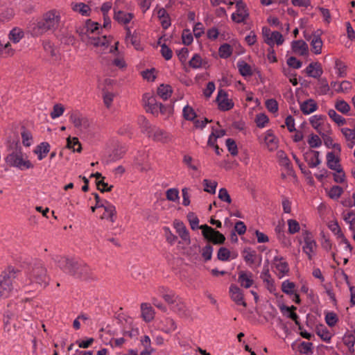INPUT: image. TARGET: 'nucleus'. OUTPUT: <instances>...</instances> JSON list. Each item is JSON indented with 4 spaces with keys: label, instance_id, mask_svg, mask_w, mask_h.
<instances>
[{
    "label": "nucleus",
    "instance_id": "nucleus-1",
    "mask_svg": "<svg viewBox=\"0 0 355 355\" xmlns=\"http://www.w3.org/2000/svg\"><path fill=\"white\" fill-rule=\"evenodd\" d=\"M60 21V13L53 10L45 13L42 18L30 21L28 29L33 36H39L48 31L56 29Z\"/></svg>",
    "mask_w": 355,
    "mask_h": 355
},
{
    "label": "nucleus",
    "instance_id": "nucleus-2",
    "mask_svg": "<svg viewBox=\"0 0 355 355\" xmlns=\"http://www.w3.org/2000/svg\"><path fill=\"white\" fill-rule=\"evenodd\" d=\"M49 282L46 269L42 262L38 261L31 266L24 280H21V286L31 285L35 288H44Z\"/></svg>",
    "mask_w": 355,
    "mask_h": 355
},
{
    "label": "nucleus",
    "instance_id": "nucleus-3",
    "mask_svg": "<svg viewBox=\"0 0 355 355\" xmlns=\"http://www.w3.org/2000/svg\"><path fill=\"white\" fill-rule=\"evenodd\" d=\"M55 261L61 270L73 276L86 277L89 275L90 269L83 261L61 256H57Z\"/></svg>",
    "mask_w": 355,
    "mask_h": 355
},
{
    "label": "nucleus",
    "instance_id": "nucleus-4",
    "mask_svg": "<svg viewBox=\"0 0 355 355\" xmlns=\"http://www.w3.org/2000/svg\"><path fill=\"white\" fill-rule=\"evenodd\" d=\"M21 273L8 267L0 276V297H8L13 290L19 288L21 286L19 284Z\"/></svg>",
    "mask_w": 355,
    "mask_h": 355
},
{
    "label": "nucleus",
    "instance_id": "nucleus-5",
    "mask_svg": "<svg viewBox=\"0 0 355 355\" xmlns=\"http://www.w3.org/2000/svg\"><path fill=\"white\" fill-rule=\"evenodd\" d=\"M21 151V148L17 143L15 144V148L6 157V162L11 166L17 167L21 170L28 169L33 167L29 160Z\"/></svg>",
    "mask_w": 355,
    "mask_h": 355
},
{
    "label": "nucleus",
    "instance_id": "nucleus-6",
    "mask_svg": "<svg viewBox=\"0 0 355 355\" xmlns=\"http://www.w3.org/2000/svg\"><path fill=\"white\" fill-rule=\"evenodd\" d=\"M143 102L146 111L153 115L157 116L160 113L162 115L168 116L172 112L171 106L158 103L156 97L150 93L144 94Z\"/></svg>",
    "mask_w": 355,
    "mask_h": 355
},
{
    "label": "nucleus",
    "instance_id": "nucleus-7",
    "mask_svg": "<svg viewBox=\"0 0 355 355\" xmlns=\"http://www.w3.org/2000/svg\"><path fill=\"white\" fill-rule=\"evenodd\" d=\"M302 235L304 239L302 251L306 254L308 259L311 260L316 252L317 243L310 232L305 230Z\"/></svg>",
    "mask_w": 355,
    "mask_h": 355
},
{
    "label": "nucleus",
    "instance_id": "nucleus-8",
    "mask_svg": "<svg viewBox=\"0 0 355 355\" xmlns=\"http://www.w3.org/2000/svg\"><path fill=\"white\" fill-rule=\"evenodd\" d=\"M202 230V234L205 239L212 242L214 244H222L225 240V237L220 232L214 230L207 225H202L200 226Z\"/></svg>",
    "mask_w": 355,
    "mask_h": 355
},
{
    "label": "nucleus",
    "instance_id": "nucleus-9",
    "mask_svg": "<svg viewBox=\"0 0 355 355\" xmlns=\"http://www.w3.org/2000/svg\"><path fill=\"white\" fill-rule=\"evenodd\" d=\"M70 121L80 130H87L90 125L89 119L78 112H72L69 117Z\"/></svg>",
    "mask_w": 355,
    "mask_h": 355
},
{
    "label": "nucleus",
    "instance_id": "nucleus-10",
    "mask_svg": "<svg viewBox=\"0 0 355 355\" xmlns=\"http://www.w3.org/2000/svg\"><path fill=\"white\" fill-rule=\"evenodd\" d=\"M216 101L221 111H228L234 107V103L227 98V94L223 89L218 91Z\"/></svg>",
    "mask_w": 355,
    "mask_h": 355
},
{
    "label": "nucleus",
    "instance_id": "nucleus-11",
    "mask_svg": "<svg viewBox=\"0 0 355 355\" xmlns=\"http://www.w3.org/2000/svg\"><path fill=\"white\" fill-rule=\"evenodd\" d=\"M230 298L237 305H241L243 307L247 306V304L244 300V295L243 291L235 284H232L229 288Z\"/></svg>",
    "mask_w": 355,
    "mask_h": 355
},
{
    "label": "nucleus",
    "instance_id": "nucleus-12",
    "mask_svg": "<svg viewBox=\"0 0 355 355\" xmlns=\"http://www.w3.org/2000/svg\"><path fill=\"white\" fill-rule=\"evenodd\" d=\"M304 37L306 40L311 42V50L315 55H319L322 53L323 42L318 31L311 35H305Z\"/></svg>",
    "mask_w": 355,
    "mask_h": 355
},
{
    "label": "nucleus",
    "instance_id": "nucleus-13",
    "mask_svg": "<svg viewBox=\"0 0 355 355\" xmlns=\"http://www.w3.org/2000/svg\"><path fill=\"white\" fill-rule=\"evenodd\" d=\"M238 282L245 288H250L254 284L253 274L250 271L241 270L239 272Z\"/></svg>",
    "mask_w": 355,
    "mask_h": 355
},
{
    "label": "nucleus",
    "instance_id": "nucleus-14",
    "mask_svg": "<svg viewBox=\"0 0 355 355\" xmlns=\"http://www.w3.org/2000/svg\"><path fill=\"white\" fill-rule=\"evenodd\" d=\"M173 227L176 230V232L178 234L180 237L182 239L184 243L189 244L190 243V236L188 230L186 228V226L184 225L182 222L178 220H175L173 222Z\"/></svg>",
    "mask_w": 355,
    "mask_h": 355
},
{
    "label": "nucleus",
    "instance_id": "nucleus-15",
    "mask_svg": "<svg viewBox=\"0 0 355 355\" xmlns=\"http://www.w3.org/2000/svg\"><path fill=\"white\" fill-rule=\"evenodd\" d=\"M87 43L95 47L101 48L102 52L105 51L110 44L109 40L105 35L101 37L89 36Z\"/></svg>",
    "mask_w": 355,
    "mask_h": 355
},
{
    "label": "nucleus",
    "instance_id": "nucleus-16",
    "mask_svg": "<svg viewBox=\"0 0 355 355\" xmlns=\"http://www.w3.org/2000/svg\"><path fill=\"white\" fill-rule=\"evenodd\" d=\"M273 264L280 277L284 276L289 271L288 264L282 257L275 256L273 259Z\"/></svg>",
    "mask_w": 355,
    "mask_h": 355
},
{
    "label": "nucleus",
    "instance_id": "nucleus-17",
    "mask_svg": "<svg viewBox=\"0 0 355 355\" xmlns=\"http://www.w3.org/2000/svg\"><path fill=\"white\" fill-rule=\"evenodd\" d=\"M158 293L162 295L168 304L172 306L180 300L173 291L163 286L158 288Z\"/></svg>",
    "mask_w": 355,
    "mask_h": 355
},
{
    "label": "nucleus",
    "instance_id": "nucleus-18",
    "mask_svg": "<svg viewBox=\"0 0 355 355\" xmlns=\"http://www.w3.org/2000/svg\"><path fill=\"white\" fill-rule=\"evenodd\" d=\"M304 71L308 76L317 79L320 78L323 73L321 64L318 62L310 63L304 69Z\"/></svg>",
    "mask_w": 355,
    "mask_h": 355
},
{
    "label": "nucleus",
    "instance_id": "nucleus-19",
    "mask_svg": "<svg viewBox=\"0 0 355 355\" xmlns=\"http://www.w3.org/2000/svg\"><path fill=\"white\" fill-rule=\"evenodd\" d=\"M291 46L293 51L297 55L304 56L309 53L308 44L302 40L293 41Z\"/></svg>",
    "mask_w": 355,
    "mask_h": 355
},
{
    "label": "nucleus",
    "instance_id": "nucleus-20",
    "mask_svg": "<svg viewBox=\"0 0 355 355\" xmlns=\"http://www.w3.org/2000/svg\"><path fill=\"white\" fill-rule=\"evenodd\" d=\"M135 17L134 14L124 11L114 12V19L120 24L128 26Z\"/></svg>",
    "mask_w": 355,
    "mask_h": 355
},
{
    "label": "nucleus",
    "instance_id": "nucleus-21",
    "mask_svg": "<svg viewBox=\"0 0 355 355\" xmlns=\"http://www.w3.org/2000/svg\"><path fill=\"white\" fill-rule=\"evenodd\" d=\"M325 116L322 115H313L309 119L310 123L312 127L316 130V131L320 134L323 135L322 132L323 126L324 124Z\"/></svg>",
    "mask_w": 355,
    "mask_h": 355
},
{
    "label": "nucleus",
    "instance_id": "nucleus-22",
    "mask_svg": "<svg viewBox=\"0 0 355 355\" xmlns=\"http://www.w3.org/2000/svg\"><path fill=\"white\" fill-rule=\"evenodd\" d=\"M141 312L143 320L146 322H151L155 318V311L150 304L142 303Z\"/></svg>",
    "mask_w": 355,
    "mask_h": 355
},
{
    "label": "nucleus",
    "instance_id": "nucleus-23",
    "mask_svg": "<svg viewBox=\"0 0 355 355\" xmlns=\"http://www.w3.org/2000/svg\"><path fill=\"white\" fill-rule=\"evenodd\" d=\"M264 142L270 151H273L278 147V139L270 130L266 131L264 137Z\"/></svg>",
    "mask_w": 355,
    "mask_h": 355
},
{
    "label": "nucleus",
    "instance_id": "nucleus-24",
    "mask_svg": "<svg viewBox=\"0 0 355 355\" xmlns=\"http://www.w3.org/2000/svg\"><path fill=\"white\" fill-rule=\"evenodd\" d=\"M105 203V204L103 207L104 209V212L102 214L101 218L110 220L112 223H113L116 218V208L110 202Z\"/></svg>",
    "mask_w": 355,
    "mask_h": 355
},
{
    "label": "nucleus",
    "instance_id": "nucleus-25",
    "mask_svg": "<svg viewBox=\"0 0 355 355\" xmlns=\"http://www.w3.org/2000/svg\"><path fill=\"white\" fill-rule=\"evenodd\" d=\"M326 157L327 165L330 169L336 171L340 168H343L341 165L340 164L339 158L336 157L335 154L333 152L327 153Z\"/></svg>",
    "mask_w": 355,
    "mask_h": 355
},
{
    "label": "nucleus",
    "instance_id": "nucleus-26",
    "mask_svg": "<svg viewBox=\"0 0 355 355\" xmlns=\"http://www.w3.org/2000/svg\"><path fill=\"white\" fill-rule=\"evenodd\" d=\"M150 134L152 136L150 137L156 141L166 142L169 137L167 132L156 127H153Z\"/></svg>",
    "mask_w": 355,
    "mask_h": 355
},
{
    "label": "nucleus",
    "instance_id": "nucleus-27",
    "mask_svg": "<svg viewBox=\"0 0 355 355\" xmlns=\"http://www.w3.org/2000/svg\"><path fill=\"white\" fill-rule=\"evenodd\" d=\"M305 160L311 168H315L321 163L319 158V152L315 150L306 153Z\"/></svg>",
    "mask_w": 355,
    "mask_h": 355
},
{
    "label": "nucleus",
    "instance_id": "nucleus-28",
    "mask_svg": "<svg viewBox=\"0 0 355 355\" xmlns=\"http://www.w3.org/2000/svg\"><path fill=\"white\" fill-rule=\"evenodd\" d=\"M318 109V105L313 99H308L300 103V110L304 114H309Z\"/></svg>",
    "mask_w": 355,
    "mask_h": 355
},
{
    "label": "nucleus",
    "instance_id": "nucleus-29",
    "mask_svg": "<svg viewBox=\"0 0 355 355\" xmlns=\"http://www.w3.org/2000/svg\"><path fill=\"white\" fill-rule=\"evenodd\" d=\"M17 316L16 304L15 303H9L4 312V322L8 324L10 320H14Z\"/></svg>",
    "mask_w": 355,
    "mask_h": 355
},
{
    "label": "nucleus",
    "instance_id": "nucleus-30",
    "mask_svg": "<svg viewBox=\"0 0 355 355\" xmlns=\"http://www.w3.org/2000/svg\"><path fill=\"white\" fill-rule=\"evenodd\" d=\"M50 150V145L47 142H42L38 145L34 150V153L37 155L39 160H42Z\"/></svg>",
    "mask_w": 355,
    "mask_h": 355
},
{
    "label": "nucleus",
    "instance_id": "nucleus-31",
    "mask_svg": "<svg viewBox=\"0 0 355 355\" xmlns=\"http://www.w3.org/2000/svg\"><path fill=\"white\" fill-rule=\"evenodd\" d=\"M157 17L164 29H167L171 26V20L167 11L164 8H160L157 11Z\"/></svg>",
    "mask_w": 355,
    "mask_h": 355
},
{
    "label": "nucleus",
    "instance_id": "nucleus-32",
    "mask_svg": "<svg viewBox=\"0 0 355 355\" xmlns=\"http://www.w3.org/2000/svg\"><path fill=\"white\" fill-rule=\"evenodd\" d=\"M72 10L83 16H89L90 13L89 7L84 3H75L71 5Z\"/></svg>",
    "mask_w": 355,
    "mask_h": 355
},
{
    "label": "nucleus",
    "instance_id": "nucleus-33",
    "mask_svg": "<svg viewBox=\"0 0 355 355\" xmlns=\"http://www.w3.org/2000/svg\"><path fill=\"white\" fill-rule=\"evenodd\" d=\"M24 36V31L19 28H12L9 33V39L13 44L18 43Z\"/></svg>",
    "mask_w": 355,
    "mask_h": 355
},
{
    "label": "nucleus",
    "instance_id": "nucleus-34",
    "mask_svg": "<svg viewBox=\"0 0 355 355\" xmlns=\"http://www.w3.org/2000/svg\"><path fill=\"white\" fill-rule=\"evenodd\" d=\"M217 257L219 260L222 261H227L231 259H234L236 257V255H232L227 248L225 247H221L218 250Z\"/></svg>",
    "mask_w": 355,
    "mask_h": 355
},
{
    "label": "nucleus",
    "instance_id": "nucleus-35",
    "mask_svg": "<svg viewBox=\"0 0 355 355\" xmlns=\"http://www.w3.org/2000/svg\"><path fill=\"white\" fill-rule=\"evenodd\" d=\"M172 94V89L170 85H161L157 89V95L163 100H167Z\"/></svg>",
    "mask_w": 355,
    "mask_h": 355
},
{
    "label": "nucleus",
    "instance_id": "nucleus-36",
    "mask_svg": "<svg viewBox=\"0 0 355 355\" xmlns=\"http://www.w3.org/2000/svg\"><path fill=\"white\" fill-rule=\"evenodd\" d=\"M138 123L142 130L146 133L148 137H151L150 133L153 127L151 126L150 122L144 116H140L138 118Z\"/></svg>",
    "mask_w": 355,
    "mask_h": 355
},
{
    "label": "nucleus",
    "instance_id": "nucleus-37",
    "mask_svg": "<svg viewBox=\"0 0 355 355\" xmlns=\"http://www.w3.org/2000/svg\"><path fill=\"white\" fill-rule=\"evenodd\" d=\"M237 67L243 76H250L252 75L251 67L244 61H239Z\"/></svg>",
    "mask_w": 355,
    "mask_h": 355
},
{
    "label": "nucleus",
    "instance_id": "nucleus-38",
    "mask_svg": "<svg viewBox=\"0 0 355 355\" xmlns=\"http://www.w3.org/2000/svg\"><path fill=\"white\" fill-rule=\"evenodd\" d=\"M232 47L227 43L222 44L218 49L219 56L223 59L230 57L232 54Z\"/></svg>",
    "mask_w": 355,
    "mask_h": 355
},
{
    "label": "nucleus",
    "instance_id": "nucleus-39",
    "mask_svg": "<svg viewBox=\"0 0 355 355\" xmlns=\"http://www.w3.org/2000/svg\"><path fill=\"white\" fill-rule=\"evenodd\" d=\"M174 311L178 313L181 317H186L189 315L185 304L180 299L177 303L172 306Z\"/></svg>",
    "mask_w": 355,
    "mask_h": 355
},
{
    "label": "nucleus",
    "instance_id": "nucleus-40",
    "mask_svg": "<svg viewBox=\"0 0 355 355\" xmlns=\"http://www.w3.org/2000/svg\"><path fill=\"white\" fill-rule=\"evenodd\" d=\"M261 278L263 281V282L266 283L268 287L273 286V282L270 278V274L269 272V268L268 266H264L263 270L260 275Z\"/></svg>",
    "mask_w": 355,
    "mask_h": 355
},
{
    "label": "nucleus",
    "instance_id": "nucleus-41",
    "mask_svg": "<svg viewBox=\"0 0 355 355\" xmlns=\"http://www.w3.org/2000/svg\"><path fill=\"white\" fill-rule=\"evenodd\" d=\"M328 115L338 125H343L346 123L345 118L338 114L334 110H329Z\"/></svg>",
    "mask_w": 355,
    "mask_h": 355
},
{
    "label": "nucleus",
    "instance_id": "nucleus-42",
    "mask_svg": "<svg viewBox=\"0 0 355 355\" xmlns=\"http://www.w3.org/2000/svg\"><path fill=\"white\" fill-rule=\"evenodd\" d=\"M67 147L69 148H72L73 151L78 153L81 152L82 150L81 144L76 137H69L67 139Z\"/></svg>",
    "mask_w": 355,
    "mask_h": 355
},
{
    "label": "nucleus",
    "instance_id": "nucleus-43",
    "mask_svg": "<svg viewBox=\"0 0 355 355\" xmlns=\"http://www.w3.org/2000/svg\"><path fill=\"white\" fill-rule=\"evenodd\" d=\"M99 28V24L96 22H94L90 19L87 20L85 24V34L87 37L90 36V34L94 33Z\"/></svg>",
    "mask_w": 355,
    "mask_h": 355
},
{
    "label": "nucleus",
    "instance_id": "nucleus-44",
    "mask_svg": "<svg viewBox=\"0 0 355 355\" xmlns=\"http://www.w3.org/2000/svg\"><path fill=\"white\" fill-rule=\"evenodd\" d=\"M189 64L191 67L193 69H198L202 66L203 60L199 54L195 53L190 60Z\"/></svg>",
    "mask_w": 355,
    "mask_h": 355
},
{
    "label": "nucleus",
    "instance_id": "nucleus-45",
    "mask_svg": "<svg viewBox=\"0 0 355 355\" xmlns=\"http://www.w3.org/2000/svg\"><path fill=\"white\" fill-rule=\"evenodd\" d=\"M335 107L338 111L345 114H347L350 110V106L343 100L337 101L335 104Z\"/></svg>",
    "mask_w": 355,
    "mask_h": 355
},
{
    "label": "nucleus",
    "instance_id": "nucleus-46",
    "mask_svg": "<svg viewBox=\"0 0 355 355\" xmlns=\"http://www.w3.org/2000/svg\"><path fill=\"white\" fill-rule=\"evenodd\" d=\"M278 157L279 159V164L289 170L291 168V163L287 155L283 151L278 152Z\"/></svg>",
    "mask_w": 355,
    "mask_h": 355
},
{
    "label": "nucleus",
    "instance_id": "nucleus-47",
    "mask_svg": "<svg viewBox=\"0 0 355 355\" xmlns=\"http://www.w3.org/2000/svg\"><path fill=\"white\" fill-rule=\"evenodd\" d=\"M203 185L205 191L212 194L216 193V189L217 187L216 182H211L209 180L205 179L203 180Z\"/></svg>",
    "mask_w": 355,
    "mask_h": 355
},
{
    "label": "nucleus",
    "instance_id": "nucleus-48",
    "mask_svg": "<svg viewBox=\"0 0 355 355\" xmlns=\"http://www.w3.org/2000/svg\"><path fill=\"white\" fill-rule=\"evenodd\" d=\"M164 322V324L163 329L166 333H171L177 329V325L175 321L171 318H166Z\"/></svg>",
    "mask_w": 355,
    "mask_h": 355
},
{
    "label": "nucleus",
    "instance_id": "nucleus-49",
    "mask_svg": "<svg viewBox=\"0 0 355 355\" xmlns=\"http://www.w3.org/2000/svg\"><path fill=\"white\" fill-rule=\"evenodd\" d=\"M182 112L184 118L188 121H194L196 117V114L193 109L189 105H186Z\"/></svg>",
    "mask_w": 355,
    "mask_h": 355
},
{
    "label": "nucleus",
    "instance_id": "nucleus-50",
    "mask_svg": "<svg viewBox=\"0 0 355 355\" xmlns=\"http://www.w3.org/2000/svg\"><path fill=\"white\" fill-rule=\"evenodd\" d=\"M343 218L344 220L350 224V229H352V225L355 223V211H347L343 212Z\"/></svg>",
    "mask_w": 355,
    "mask_h": 355
},
{
    "label": "nucleus",
    "instance_id": "nucleus-51",
    "mask_svg": "<svg viewBox=\"0 0 355 355\" xmlns=\"http://www.w3.org/2000/svg\"><path fill=\"white\" fill-rule=\"evenodd\" d=\"M166 199L169 201L177 202L179 200V191L177 189H169L166 192Z\"/></svg>",
    "mask_w": 355,
    "mask_h": 355
},
{
    "label": "nucleus",
    "instance_id": "nucleus-52",
    "mask_svg": "<svg viewBox=\"0 0 355 355\" xmlns=\"http://www.w3.org/2000/svg\"><path fill=\"white\" fill-rule=\"evenodd\" d=\"M343 189L340 187L333 186L329 191V196L331 199L337 200L340 197V196L343 194Z\"/></svg>",
    "mask_w": 355,
    "mask_h": 355
},
{
    "label": "nucleus",
    "instance_id": "nucleus-53",
    "mask_svg": "<svg viewBox=\"0 0 355 355\" xmlns=\"http://www.w3.org/2000/svg\"><path fill=\"white\" fill-rule=\"evenodd\" d=\"M22 144L26 147H29L33 142V137L30 132L24 130L21 133Z\"/></svg>",
    "mask_w": 355,
    "mask_h": 355
},
{
    "label": "nucleus",
    "instance_id": "nucleus-54",
    "mask_svg": "<svg viewBox=\"0 0 355 355\" xmlns=\"http://www.w3.org/2000/svg\"><path fill=\"white\" fill-rule=\"evenodd\" d=\"M335 68L337 70L338 76L339 77H345L346 76L347 66L342 61L339 60H336Z\"/></svg>",
    "mask_w": 355,
    "mask_h": 355
},
{
    "label": "nucleus",
    "instance_id": "nucleus-55",
    "mask_svg": "<svg viewBox=\"0 0 355 355\" xmlns=\"http://www.w3.org/2000/svg\"><path fill=\"white\" fill-rule=\"evenodd\" d=\"M64 111V108L61 104H55L51 112V117L53 119H57L63 114Z\"/></svg>",
    "mask_w": 355,
    "mask_h": 355
},
{
    "label": "nucleus",
    "instance_id": "nucleus-56",
    "mask_svg": "<svg viewBox=\"0 0 355 355\" xmlns=\"http://www.w3.org/2000/svg\"><path fill=\"white\" fill-rule=\"evenodd\" d=\"M288 232L291 234H294L298 232L300 230L299 223L294 219L288 220Z\"/></svg>",
    "mask_w": 355,
    "mask_h": 355
},
{
    "label": "nucleus",
    "instance_id": "nucleus-57",
    "mask_svg": "<svg viewBox=\"0 0 355 355\" xmlns=\"http://www.w3.org/2000/svg\"><path fill=\"white\" fill-rule=\"evenodd\" d=\"M312 347L313 344L311 343L302 342L299 346V352L304 354H312Z\"/></svg>",
    "mask_w": 355,
    "mask_h": 355
},
{
    "label": "nucleus",
    "instance_id": "nucleus-58",
    "mask_svg": "<svg viewBox=\"0 0 355 355\" xmlns=\"http://www.w3.org/2000/svg\"><path fill=\"white\" fill-rule=\"evenodd\" d=\"M269 119L265 114H257L255 122L257 123V127L260 128H263L266 126V125L268 123Z\"/></svg>",
    "mask_w": 355,
    "mask_h": 355
},
{
    "label": "nucleus",
    "instance_id": "nucleus-59",
    "mask_svg": "<svg viewBox=\"0 0 355 355\" xmlns=\"http://www.w3.org/2000/svg\"><path fill=\"white\" fill-rule=\"evenodd\" d=\"M226 146L228 151L232 155L235 156L238 154L237 146L234 139L230 138L227 139L226 140Z\"/></svg>",
    "mask_w": 355,
    "mask_h": 355
},
{
    "label": "nucleus",
    "instance_id": "nucleus-60",
    "mask_svg": "<svg viewBox=\"0 0 355 355\" xmlns=\"http://www.w3.org/2000/svg\"><path fill=\"white\" fill-rule=\"evenodd\" d=\"M308 144L311 148H318L322 145V141L316 135H311L308 139Z\"/></svg>",
    "mask_w": 355,
    "mask_h": 355
},
{
    "label": "nucleus",
    "instance_id": "nucleus-61",
    "mask_svg": "<svg viewBox=\"0 0 355 355\" xmlns=\"http://www.w3.org/2000/svg\"><path fill=\"white\" fill-rule=\"evenodd\" d=\"M282 291L288 295H293L294 292L295 284L286 280L282 283Z\"/></svg>",
    "mask_w": 355,
    "mask_h": 355
},
{
    "label": "nucleus",
    "instance_id": "nucleus-62",
    "mask_svg": "<svg viewBox=\"0 0 355 355\" xmlns=\"http://www.w3.org/2000/svg\"><path fill=\"white\" fill-rule=\"evenodd\" d=\"M284 40L282 35L278 31H273L271 33V46L276 43L277 45H282Z\"/></svg>",
    "mask_w": 355,
    "mask_h": 355
},
{
    "label": "nucleus",
    "instance_id": "nucleus-63",
    "mask_svg": "<svg viewBox=\"0 0 355 355\" xmlns=\"http://www.w3.org/2000/svg\"><path fill=\"white\" fill-rule=\"evenodd\" d=\"M325 321L329 327L335 326L338 322L336 314L333 312L327 313L325 315Z\"/></svg>",
    "mask_w": 355,
    "mask_h": 355
},
{
    "label": "nucleus",
    "instance_id": "nucleus-64",
    "mask_svg": "<svg viewBox=\"0 0 355 355\" xmlns=\"http://www.w3.org/2000/svg\"><path fill=\"white\" fill-rule=\"evenodd\" d=\"M341 132L347 141L355 140V131L354 130L348 128H343L341 129Z\"/></svg>",
    "mask_w": 355,
    "mask_h": 355
}]
</instances>
